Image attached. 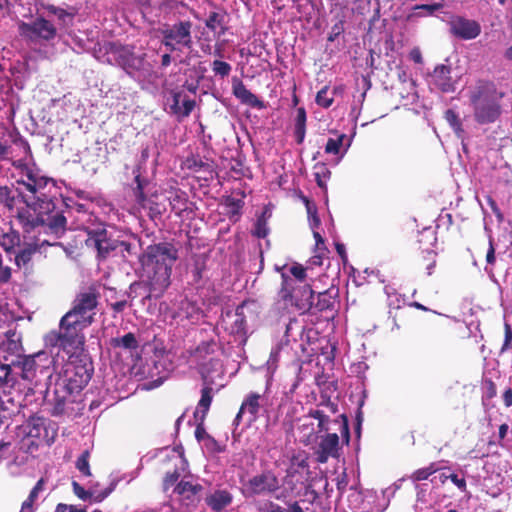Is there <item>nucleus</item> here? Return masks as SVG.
I'll return each instance as SVG.
<instances>
[{"label": "nucleus", "mask_w": 512, "mask_h": 512, "mask_svg": "<svg viewBox=\"0 0 512 512\" xmlns=\"http://www.w3.org/2000/svg\"><path fill=\"white\" fill-rule=\"evenodd\" d=\"M218 349V343L215 339H210L207 341H202L195 350V353L200 357H206L208 355L214 354Z\"/></svg>", "instance_id": "45"}, {"label": "nucleus", "mask_w": 512, "mask_h": 512, "mask_svg": "<svg viewBox=\"0 0 512 512\" xmlns=\"http://www.w3.org/2000/svg\"><path fill=\"white\" fill-rule=\"evenodd\" d=\"M87 327L89 326L78 319L74 320L63 315L59 322V329L45 335V344L63 350L67 356L88 354L85 351L86 337L83 332Z\"/></svg>", "instance_id": "5"}, {"label": "nucleus", "mask_w": 512, "mask_h": 512, "mask_svg": "<svg viewBox=\"0 0 512 512\" xmlns=\"http://www.w3.org/2000/svg\"><path fill=\"white\" fill-rule=\"evenodd\" d=\"M105 50L106 53H114L118 54L123 59V64L127 66H132L131 62H134L136 58L134 57L133 52L127 46H123L117 42H104L103 46L99 48V51Z\"/></svg>", "instance_id": "26"}, {"label": "nucleus", "mask_w": 512, "mask_h": 512, "mask_svg": "<svg viewBox=\"0 0 512 512\" xmlns=\"http://www.w3.org/2000/svg\"><path fill=\"white\" fill-rule=\"evenodd\" d=\"M37 252L36 246H28L21 249L15 256V262L17 266H26L33 258V255Z\"/></svg>", "instance_id": "43"}, {"label": "nucleus", "mask_w": 512, "mask_h": 512, "mask_svg": "<svg viewBox=\"0 0 512 512\" xmlns=\"http://www.w3.org/2000/svg\"><path fill=\"white\" fill-rule=\"evenodd\" d=\"M445 120L449 123L451 128L457 134L458 137L464 133L462 121L460 120L458 114L453 109H448L444 113Z\"/></svg>", "instance_id": "41"}, {"label": "nucleus", "mask_w": 512, "mask_h": 512, "mask_svg": "<svg viewBox=\"0 0 512 512\" xmlns=\"http://www.w3.org/2000/svg\"><path fill=\"white\" fill-rule=\"evenodd\" d=\"M110 345L113 348H121L129 351H136L139 348V341L135 334L129 332L122 337L111 338Z\"/></svg>", "instance_id": "29"}, {"label": "nucleus", "mask_w": 512, "mask_h": 512, "mask_svg": "<svg viewBox=\"0 0 512 512\" xmlns=\"http://www.w3.org/2000/svg\"><path fill=\"white\" fill-rule=\"evenodd\" d=\"M11 279V268L8 266H3L0 268V283L5 284L8 283Z\"/></svg>", "instance_id": "63"}, {"label": "nucleus", "mask_w": 512, "mask_h": 512, "mask_svg": "<svg viewBox=\"0 0 512 512\" xmlns=\"http://www.w3.org/2000/svg\"><path fill=\"white\" fill-rule=\"evenodd\" d=\"M308 417L318 420V432H328L330 416L323 409L310 410Z\"/></svg>", "instance_id": "39"}, {"label": "nucleus", "mask_w": 512, "mask_h": 512, "mask_svg": "<svg viewBox=\"0 0 512 512\" xmlns=\"http://www.w3.org/2000/svg\"><path fill=\"white\" fill-rule=\"evenodd\" d=\"M427 260H428V263L426 264L427 274L431 275L432 270L436 265V253L433 250L427 251Z\"/></svg>", "instance_id": "59"}, {"label": "nucleus", "mask_w": 512, "mask_h": 512, "mask_svg": "<svg viewBox=\"0 0 512 512\" xmlns=\"http://www.w3.org/2000/svg\"><path fill=\"white\" fill-rule=\"evenodd\" d=\"M202 490L203 486L201 484H193L190 481L181 480L176 484L173 492L183 499L193 502Z\"/></svg>", "instance_id": "25"}, {"label": "nucleus", "mask_w": 512, "mask_h": 512, "mask_svg": "<svg viewBox=\"0 0 512 512\" xmlns=\"http://www.w3.org/2000/svg\"><path fill=\"white\" fill-rule=\"evenodd\" d=\"M212 71L215 75L222 78L227 77L231 72V65L225 61L214 60L211 65Z\"/></svg>", "instance_id": "48"}, {"label": "nucleus", "mask_w": 512, "mask_h": 512, "mask_svg": "<svg viewBox=\"0 0 512 512\" xmlns=\"http://www.w3.org/2000/svg\"><path fill=\"white\" fill-rule=\"evenodd\" d=\"M31 32H56V29L53 27L49 20L40 17L33 23Z\"/></svg>", "instance_id": "51"}, {"label": "nucleus", "mask_w": 512, "mask_h": 512, "mask_svg": "<svg viewBox=\"0 0 512 512\" xmlns=\"http://www.w3.org/2000/svg\"><path fill=\"white\" fill-rule=\"evenodd\" d=\"M191 43V34H165V45L171 51L180 49V46L190 48Z\"/></svg>", "instance_id": "32"}, {"label": "nucleus", "mask_w": 512, "mask_h": 512, "mask_svg": "<svg viewBox=\"0 0 512 512\" xmlns=\"http://www.w3.org/2000/svg\"><path fill=\"white\" fill-rule=\"evenodd\" d=\"M315 181L317 185L324 191L327 190V180L331 177V171L325 163L318 162L313 167Z\"/></svg>", "instance_id": "36"}, {"label": "nucleus", "mask_w": 512, "mask_h": 512, "mask_svg": "<svg viewBox=\"0 0 512 512\" xmlns=\"http://www.w3.org/2000/svg\"><path fill=\"white\" fill-rule=\"evenodd\" d=\"M290 273L301 282H303L306 278V269L298 263L290 267Z\"/></svg>", "instance_id": "57"}, {"label": "nucleus", "mask_w": 512, "mask_h": 512, "mask_svg": "<svg viewBox=\"0 0 512 512\" xmlns=\"http://www.w3.org/2000/svg\"><path fill=\"white\" fill-rule=\"evenodd\" d=\"M450 74L451 68L441 64L435 67L431 75L434 85L442 92L449 93L455 90L454 82Z\"/></svg>", "instance_id": "19"}, {"label": "nucleus", "mask_w": 512, "mask_h": 512, "mask_svg": "<svg viewBox=\"0 0 512 512\" xmlns=\"http://www.w3.org/2000/svg\"><path fill=\"white\" fill-rule=\"evenodd\" d=\"M10 189L7 186H0V204H7L12 198Z\"/></svg>", "instance_id": "64"}, {"label": "nucleus", "mask_w": 512, "mask_h": 512, "mask_svg": "<svg viewBox=\"0 0 512 512\" xmlns=\"http://www.w3.org/2000/svg\"><path fill=\"white\" fill-rule=\"evenodd\" d=\"M1 369L4 371V375L0 376V389H5V387H13L15 384V379L10 376V365L3 364L1 365Z\"/></svg>", "instance_id": "52"}, {"label": "nucleus", "mask_w": 512, "mask_h": 512, "mask_svg": "<svg viewBox=\"0 0 512 512\" xmlns=\"http://www.w3.org/2000/svg\"><path fill=\"white\" fill-rule=\"evenodd\" d=\"M341 419L340 421V433L341 437L346 443H349L350 440V431H349V425H348V418L345 414H341L339 416Z\"/></svg>", "instance_id": "56"}, {"label": "nucleus", "mask_w": 512, "mask_h": 512, "mask_svg": "<svg viewBox=\"0 0 512 512\" xmlns=\"http://www.w3.org/2000/svg\"><path fill=\"white\" fill-rule=\"evenodd\" d=\"M504 96L505 93L489 80L480 79L469 87L468 99L474 121L479 125L498 121L503 113Z\"/></svg>", "instance_id": "4"}, {"label": "nucleus", "mask_w": 512, "mask_h": 512, "mask_svg": "<svg viewBox=\"0 0 512 512\" xmlns=\"http://www.w3.org/2000/svg\"><path fill=\"white\" fill-rule=\"evenodd\" d=\"M485 395L487 399H492L497 395L496 384L491 379L485 380Z\"/></svg>", "instance_id": "58"}, {"label": "nucleus", "mask_w": 512, "mask_h": 512, "mask_svg": "<svg viewBox=\"0 0 512 512\" xmlns=\"http://www.w3.org/2000/svg\"><path fill=\"white\" fill-rule=\"evenodd\" d=\"M306 110L304 107L297 108L296 117H295V125H294V135L297 144H302L306 135Z\"/></svg>", "instance_id": "31"}, {"label": "nucleus", "mask_w": 512, "mask_h": 512, "mask_svg": "<svg viewBox=\"0 0 512 512\" xmlns=\"http://www.w3.org/2000/svg\"><path fill=\"white\" fill-rule=\"evenodd\" d=\"M115 486L116 484L111 482L103 491L97 492L87 491L77 481L72 482L73 492L79 499L83 501L89 500L95 503L102 502L106 497H108L114 491Z\"/></svg>", "instance_id": "20"}, {"label": "nucleus", "mask_w": 512, "mask_h": 512, "mask_svg": "<svg viewBox=\"0 0 512 512\" xmlns=\"http://www.w3.org/2000/svg\"><path fill=\"white\" fill-rule=\"evenodd\" d=\"M19 242V237L16 234H4L1 239V246L5 251H11L14 246Z\"/></svg>", "instance_id": "55"}, {"label": "nucleus", "mask_w": 512, "mask_h": 512, "mask_svg": "<svg viewBox=\"0 0 512 512\" xmlns=\"http://www.w3.org/2000/svg\"><path fill=\"white\" fill-rule=\"evenodd\" d=\"M280 481L271 470L262 471L243 483L242 494L246 498L273 495L280 489Z\"/></svg>", "instance_id": "8"}, {"label": "nucleus", "mask_w": 512, "mask_h": 512, "mask_svg": "<svg viewBox=\"0 0 512 512\" xmlns=\"http://www.w3.org/2000/svg\"><path fill=\"white\" fill-rule=\"evenodd\" d=\"M196 102L190 99L182 91L172 92V104L170 105L171 113L183 119L188 117L194 110Z\"/></svg>", "instance_id": "14"}, {"label": "nucleus", "mask_w": 512, "mask_h": 512, "mask_svg": "<svg viewBox=\"0 0 512 512\" xmlns=\"http://www.w3.org/2000/svg\"><path fill=\"white\" fill-rule=\"evenodd\" d=\"M93 372V362L89 354L68 356L54 385L53 415L74 411V404L81 401V392L91 380Z\"/></svg>", "instance_id": "2"}, {"label": "nucleus", "mask_w": 512, "mask_h": 512, "mask_svg": "<svg viewBox=\"0 0 512 512\" xmlns=\"http://www.w3.org/2000/svg\"><path fill=\"white\" fill-rule=\"evenodd\" d=\"M225 206L228 209L227 215L229 219L232 220L234 217H236L235 220H237L241 215V210L244 206V201L241 199L234 198L232 196H228L225 199Z\"/></svg>", "instance_id": "38"}, {"label": "nucleus", "mask_w": 512, "mask_h": 512, "mask_svg": "<svg viewBox=\"0 0 512 512\" xmlns=\"http://www.w3.org/2000/svg\"><path fill=\"white\" fill-rule=\"evenodd\" d=\"M179 258V249L171 241L151 244L139 257L143 283L149 298H161L171 285L172 268Z\"/></svg>", "instance_id": "3"}, {"label": "nucleus", "mask_w": 512, "mask_h": 512, "mask_svg": "<svg viewBox=\"0 0 512 512\" xmlns=\"http://www.w3.org/2000/svg\"><path fill=\"white\" fill-rule=\"evenodd\" d=\"M12 156V149L6 143L0 142V161L8 160Z\"/></svg>", "instance_id": "60"}, {"label": "nucleus", "mask_w": 512, "mask_h": 512, "mask_svg": "<svg viewBox=\"0 0 512 512\" xmlns=\"http://www.w3.org/2000/svg\"><path fill=\"white\" fill-rule=\"evenodd\" d=\"M340 450L341 446L338 434L326 433L320 436V440L314 448L315 460L319 464H325L330 458L338 459Z\"/></svg>", "instance_id": "12"}, {"label": "nucleus", "mask_w": 512, "mask_h": 512, "mask_svg": "<svg viewBox=\"0 0 512 512\" xmlns=\"http://www.w3.org/2000/svg\"><path fill=\"white\" fill-rule=\"evenodd\" d=\"M233 501V496L228 490H216L206 497L207 506L214 512H221Z\"/></svg>", "instance_id": "22"}, {"label": "nucleus", "mask_w": 512, "mask_h": 512, "mask_svg": "<svg viewBox=\"0 0 512 512\" xmlns=\"http://www.w3.org/2000/svg\"><path fill=\"white\" fill-rule=\"evenodd\" d=\"M47 12L48 16L52 17L53 19H57L63 26L70 24L75 16L74 9L67 11L55 6H48Z\"/></svg>", "instance_id": "34"}, {"label": "nucleus", "mask_w": 512, "mask_h": 512, "mask_svg": "<svg viewBox=\"0 0 512 512\" xmlns=\"http://www.w3.org/2000/svg\"><path fill=\"white\" fill-rule=\"evenodd\" d=\"M180 472L178 471V469H174L173 471H169L165 474V477L163 479V490L166 492L168 491L171 487H175L176 484L179 482V478H180Z\"/></svg>", "instance_id": "50"}, {"label": "nucleus", "mask_w": 512, "mask_h": 512, "mask_svg": "<svg viewBox=\"0 0 512 512\" xmlns=\"http://www.w3.org/2000/svg\"><path fill=\"white\" fill-rule=\"evenodd\" d=\"M512 348V327L509 323H504V341L500 353H505Z\"/></svg>", "instance_id": "54"}, {"label": "nucleus", "mask_w": 512, "mask_h": 512, "mask_svg": "<svg viewBox=\"0 0 512 512\" xmlns=\"http://www.w3.org/2000/svg\"><path fill=\"white\" fill-rule=\"evenodd\" d=\"M13 166L19 169L17 191L28 206L40 210L37 222L46 228V232L60 238L66 231L67 219L61 212L49 213L55 207L51 195L54 189L52 179L41 175L38 169L30 167L23 159L14 161Z\"/></svg>", "instance_id": "1"}, {"label": "nucleus", "mask_w": 512, "mask_h": 512, "mask_svg": "<svg viewBox=\"0 0 512 512\" xmlns=\"http://www.w3.org/2000/svg\"><path fill=\"white\" fill-rule=\"evenodd\" d=\"M282 298L290 300L295 307L302 312H312L315 292L309 284H305L295 290L290 287V277L282 273Z\"/></svg>", "instance_id": "9"}, {"label": "nucleus", "mask_w": 512, "mask_h": 512, "mask_svg": "<svg viewBox=\"0 0 512 512\" xmlns=\"http://www.w3.org/2000/svg\"><path fill=\"white\" fill-rule=\"evenodd\" d=\"M232 92L233 95L245 105L253 108L261 109L264 107L263 101H261L255 94L246 88L243 81L239 78L232 79Z\"/></svg>", "instance_id": "16"}, {"label": "nucleus", "mask_w": 512, "mask_h": 512, "mask_svg": "<svg viewBox=\"0 0 512 512\" xmlns=\"http://www.w3.org/2000/svg\"><path fill=\"white\" fill-rule=\"evenodd\" d=\"M46 419L39 416L30 417L26 423V433L32 438H41L46 434Z\"/></svg>", "instance_id": "30"}, {"label": "nucleus", "mask_w": 512, "mask_h": 512, "mask_svg": "<svg viewBox=\"0 0 512 512\" xmlns=\"http://www.w3.org/2000/svg\"><path fill=\"white\" fill-rule=\"evenodd\" d=\"M85 243L97 251L98 258L106 259L111 252L119 248L120 240L113 239L105 228H98L87 232Z\"/></svg>", "instance_id": "10"}, {"label": "nucleus", "mask_w": 512, "mask_h": 512, "mask_svg": "<svg viewBox=\"0 0 512 512\" xmlns=\"http://www.w3.org/2000/svg\"><path fill=\"white\" fill-rule=\"evenodd\" d=\"M443 5L439 2L421 3L412 7V16H430L440 12Z\"/></svg>", "instance_id": "35"}, {"label": "nucleus", "mask_w": 512, "mask_h": 512, "mask_svg": "<svg viewBox=\"0 0 512 512\" xmlns=\"http://www.w3.org/2000/svg\"><path fill=\"white\" fill-rule=\"evenodd\" d=\"M315 102L323 108H329L333 104L334 98L328 96V86L317 92Z\"/></svg>", "instance_id": "49"}, {"label": "nucleus", "mask_w": 512, "mask_h": 512, "mask_svg": "<svg viewBox=\"0 0 512 512\" xmlns=\"http://www.w3.org/2000/svg\"><path fill=\"white\" fill-rule=\"evenodd\" d=\"M269 233V228L267 226V219L265 216V212H263L256 220L254 224V229L252 230V235L262 239L265 238Z\"/></svg>", "instance_id": "46"}, {"label": "nucleus", "mask_w": 512, "mask_h": 512, "mask_svg": "<svg viewBox=\"0 0 512 512\" xmlns=\"http://www.w3.org/2000/svg\"><path fill=\"white\" fill-rule=\"evenodd\" d=\"M264 397L257 392H250L243 400L240 409L235 417V423L238 425L242 415L248 413L249 421H255L258 418L259 410L263 406Z\"/></svg>", "instance_id": "13"}, {"label": "nucleus", "mask_w": 512, "mask_h": 512, "mask_svg": "<svg viewBox=\"0 0 512 512\" xmlns=\"http://www.w3.org/2000/svg\"><path fill=\"white\" fill-rule=\"evenodd\" d=\"M438 470L439 468L437 467L436 463H430L429 466L427 467L415 470L410 475V480L412 482L427 480L431 475L436 473Z\"/></svg>", "instance_id": "42"}, {"label": "nucleus", "mask_w": 512, "mask_h": 512, "mask_svg": "<svg viewBox=\"0 0 512 512\" xmlns=\"http://www.w3.org/2000/svg\"><path fill=\"white\" fill-rule=\"evenodd\" d=\"M355 6L351 8L352 11H356L358 14L365 15L366 13L371 11L372 3L371 0H351ZM378 13V3L373 4V15L369 19V28L368 32H374L375 30H380L382 22L380 18L376 15Z\"/></svg>", "instance_id": "18"}, {"label": "nucleus", "mask_w": 512, "mask_h": 512, "mask_svg": "<svg viewBox=\"0 0 512 512\" xmlns=\"http://www.w3.org/2000/svg\"><path fill=\"white\" fill-rule=\"evenodd\" d=\"M300 430L301 431L308 430V433L304 434V436L301 438V442L305 446L310 445L312 442H314L317 439V436H316V434L314 432L313 423H309V424H305L304 423V424H302L301 427H300Z\"/></svg>", "instance_id": "53"}, {"label": "nucleus", "mask_w": 512, "mask_h": 512, "mask_svg": "<svg viewBox=\"0 0 512 512\" xmlns=\"http://www.w3.org/2000/svg\"><path fill=\"white\" fill-rule=\"evenodd\" d=\"M306 510L308 508L304 509L300 501L297 500L286 501L285 506H281L272 500H267L258 507L259 512H305Z\"/></svg>", "instance_id": "23"}, {"label": "nucleus", "mask_w": 512, "mask_h": 512, "mask_svg": "<svg viewBox=\"0 0 512 512\" xmlns=\"http://www.w3.org/2000/svg\"><path fill=\"white\" fill-rule=\"evenodd\" d=\"M99 299L98 288L91 285L76 295L71 309L64 315L74 320L78 319L81 323L90 326L95 320Z\"/></svg>", "instance_id": "7"}, {"label": "nucleus", "mask_w": 512, "mask_h": 512, "mask_svg": "<svg viewBox=\"0 0 512 512\" xmlns=\"http://www.w3.org/2000/svg\"><path fill=\"white\" fill-rule=\"evenodd\" d=\"M168 201L171 210L174 211L177 216H182L183 212L188 209V196L186 192L180 189L170 191Z\"/></svg>", "instance_id": "27"}, {"label": "nucleus", "mask_w": 512, "mask_h": 512, "mask_svg": "<svg viewBox=\"0 0 512 512\" xmlns=\"http://www.w3.org/2000/svg\"><path fill=\"white\" fill-rule=\"evenodd\" d=\"M55 363L54 357L46 351L24 356L22 361L18 362L20 376L23 380L38 386L43 380L52 377L56 370Z\"/></svg>", "instance_id": "6"}, {"label": "nucleus", "mask_w": 512, "mask_h": 512, "mask_svg": "<svg viewBox=\"0 0 512 512\" xmlns=\"http://www.w3.org/2000/svg\"><path fill=\"white\" fill-rule=\"evenodd\" d=\"M451 31L450 32H480V25L474 21L467 19L463 16H452L450 19Z\"/></svg>", "instance_id": "28"}, {"label": "nucleus", "mask_w": 512, "mask_h": 512, "mask_svg": "<svg viewBox=\"0 0 512 512\" xmlns=\"http://www.w3.org/2000/svg\"><path fill=\"white\" fill-rule=\"evenodd\" d=\"M245 304L237 306L235 311H226L222 315L221 325L230 335L238 336L242 340H246L247 336V320L244 313Z\"/></svg>", "instance_id": "11"}, {"label": "nucleus", "mask_w": 512, "mask_h": 512, "mask_svg": "<svg viewBox=\"0 0 512 512\" xmlns=\"http://www.w3.org/2000/svg\"><path fill=\"white\" fill-rule=\"evenodd\" d=\"M206 269V256L204 254H197L193 256V264L191 274L194 282H199L203 277V272Z\"/></svg>", "instance_id": "37"}, {"label": "nucleus", "mask_w": 512, "mask_h": 512, "mask_svg": "<svg viewBox=\"0 0 512 512\" xmlns=\"http://www.w3.org/2000/svg\"><path fill=\"white\" fill-rule=\"evenodd\" d=\"M338 297L339 289L334 285H331L326 290L319 292L317 294V300H313V310L311 313L323 312L328 310L333 311L335 309Z\"/></svg>", "instance_id": "15"}, {"label": "nucleus", "mask_w": 512, "mask_h": 512, "mask_svg": "<svg viewBox=\"0 0 512 512\" xmlns=\"http://www.w3.org/2000/svg\"><path fill=\"white\" fill-rule=\"evenodd\" d=\"M346 137L345 134L339 135L337 138H329L325 145V152L327 154L337 155L343 145V140Z\"/></svg>", "instance_id": "47"}, {"label": "nucleus", "mask_w": 512, "mask_h": 512, "mask_svg": "<svg viewBox=\"0 0 512 512\" xmlns=\"http://www.w3.org/2000/svg\"><path fill=\"white\" fill-rule=\"evenodd\" d=\"M227 15L224 12H211L206 19V26L211 30L225 29L224 23Z\"/></svg>", "instance_id": "40"}, {"label": "nucleus", "mask_w": 512, "mask_h": 512, "mask_svg": "<svg viewBox=\"0 0 512 512\" xmlns=\"http://www.w3.org/2000/svg\"><path fill=\"white\" fill-rule=\"evenodd\" d=\"M133 174L135 175L134 181L136 186L133 188V194L136 199V202L139 205H144L147 197L144 193V188L147 185V180L141 177L140 167H136L133 169Z\"/></svg>", "instance_id": "33"}, {"label": "nucleus", "mask_w": 512, "mask_h": 512, "mask_svg": "<svg viewBox=\"0 0 512 512\" xmlns=\"http://www.w3.org/2000/svg\"><path fill=\"white\" fill-rule=\"evenodd\" d=\"M488 21L493 32H505L506 30L512 32V10L509 13L501 9L493 10Z\"/></svg>", "instance_id": "21"}, {"label": "nucleus", "mask_w": 512, "mask_h": 512, "mask_svg": "<svg viewBox=\"0 0 512 512\" xmlns=\"http://www.w3.org/2000/svg\"><path fill=\"white\" fill-rule=\"evenodd\" d=\"M182 168L195 173H207L212 177L214 173V161L206 157L202 158L198 154H191L183 160Z\"/></svg>", "instance_id": "17"}, {"label": "nucleus", "mask_w": 512, "mask_h": 512, "mask_svg": "<svg viewBox=\"0 0 512 512\" xmlns=\"http://www.w3.org/2000/svg\"><path fill=\"white\" fill-rule=\"evenodd\" d=\"M212 401L213 388L210 385L206 384L201 390V397L198 401L196 410L194 412V418L196 420H201V422H204L209 412Z\"/></svg>", "instance_id": "24"}, {"label": "nucleus", "mask_w": 512, "mask_h": 512, "mask_svg": "<svg viewBox=\"0 0 512 512\" xmlns=\"http://www.w3.org/2000/svg\"><path fill=\"white\" fill-rule=\"evenodd\" d=\"M449 479L461 490L466 491V480L464 478H459L457 474H450Z\"/></svg>", "instance_id": "62"}, {"label": "nucleus", "mask_w": 512, "mask_h": 512, "mask_svg": "<svg viewBox=\"0 0 512 512\" xmlns=\"http://www.w3.org/2000/svg\"><path fill=\"white\" fill-rule=\"evenodd\" d=\"M409 59L411 61H413L414 63H416V64H422L423 63V58H422L421 50L418 47H414L409 52Z\"/></svg>", "instance_id": "61"}, {"label": "nucleus", "mask_w": 512, "mask_h": 512, "mask_svg": "<svg viewBox=\"0 0 512 512\" xmlns=\"http://www.w3.org/2000/svg\"><path fill=\"white\" fill-rule=\"evenodd\" d=\"M90 451L84 450L81 455L77 458L75 466L77 470L85 477L92 475L89 464Z\"/></svg>", "instance_id": "44"}]
</instances>
